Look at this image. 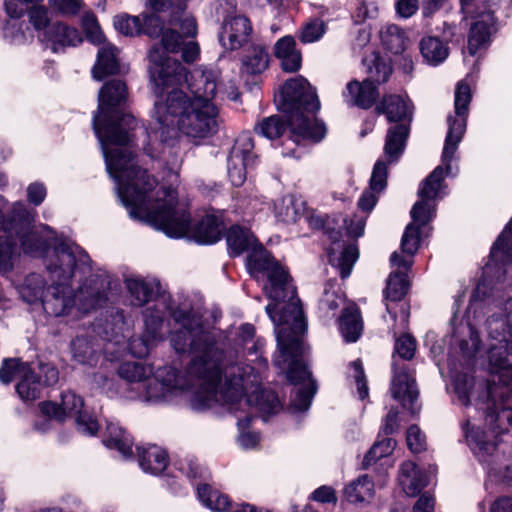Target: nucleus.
<instances>
[{"label": "nucleus", "mask_w": 512, "mask_h": 512, "mask_svg": "<svg viewBox=\"0 0 512 512\" xmlns=\"http://www.w3.org/2000/svg\"><path fill=\"white\" fill-rule=\"evenodd\" d=\"M127 99V86L121 80H110L99 91L92 125L107 171L131 218L146 222L169 237H183L189 230L190 215L178 203L176 191L171 187L154 191L156 179L136 164L132 131L137 121L133 115L121 112Z\"/></svg>", "instance_id": "1"}, {"label": "nucleus", "mask_w": 512, "mask_h": 512, "mask_svg": "<svg viewBox=\"0 0 512 512\" xmlns=\"http://www.w3.org/2000/svg\"><path fill=\"white\" fill-rule=\"evenodd\" d=\"M51 11L61 17L77 16L84 6V0H48Z\"/></svg>", "instance_id": "51"}, {"label": "nucleus", "mask_w": 512, "mask_h": 512, "mask_svg": "<svg viewBox=\"0 0 512 512\" xmlns=\"http://www.w3.org/2000/svg\"><path fill=\"white\" fill-rule=\"evenodd\" d=\"M465 329L468 332L469 340H460L459 348L463 355L469 358L474 356L479 350L480 339L477 331L471 325H467Z\"/></svg>", "instance_id": "58"}, {"label": "nucleus", "mask_w": 512, "mask_h": 512, "mask_svg": "<svg viewBox=\"0 0 512 512\" xmlns=\"http://www.w3.org/2000/svg\"><path fill=\"white\" fill-rule=\"evenodd\" d=\"M326 29V24L322 19H310L300 29L298 34L299 40L304 44L314 43L322 38Z\"/></svg>", "instance_id": "49"}, {"label": "nucleus", "mask_w": 512, "mask_h": 512, "mask_svg": "<svg viewBox=\"0 0 512 512\" xmlns=\"http://www.w3.org/2000/svg\"><path fill=\"white\" fill-rule=\"evenodd\" d=\"M489 363L497 375L490 385L476 381L468 374H458L453 380L454 391L461 405L468 406L472 400L476 407L496 406L507 397H512V299H508L498 311L486 321Z\"/></svg>", "instance_id": "6"}, {"label": "nucleus", "mask_w": 512, "mask_h": 512, "mask_svg": "<svg viewBox=\"0 0 512 512\" xmlns=\"http://www.w3.org/2000/svg\"><path fill=\"white\" fill-rule=\"evenodd\" d=\"M111 288L110 276L94 274L81 283L73 295L74 310L86 314L102 307L108 300Z\"/></svg>", "instance_id": "16"}, {"label": "nucleus", "mask_w": 512, "mask_h": 512, "mask_svg": "<svg viewBox=\"0 0 512 512\" xmlns=\"http://www.w3.org/2000/svg\"><path fill=\"white\" fill-rule=\"evenodd\" d=\"M471 97L469 85L459 82L455 90L454 100L456 115L455 117L449 115L447 118L448 132L442 152V162L445 165L446 174L450 173L451 161L466 131V121Z\"/></svg>", "instance_id": "13"}, {"label": "nucleus", "mask_w": 512, "mask_h": 512, "mask_svg": "<svg viewBox=\"0 0 512 512\" xmlns=\"http://www.w3.org/2000/svg\"><path fill=\"white\" fill-rule=\"evenodd\" d=\"M374 485L368 475H362L350 482L344 489L346 499L351 503L363 502L373 496Z\"/></svg>", "instance_id": "37"}, {"label": "nucleus", "mask_w": 512, "mask_h": 512, "mask_svg": "<svg viewBox=\"0 0 512 512\" xmlns=\"http://www.w3.org/2000/svg\"><path fill=\"white\" fill-rule=\"evenodd\" d=\"M252 416L246 415L244 418H239L237 425L240 430V435L238 438V442L241 447L245 449L254 448L260 440V436L258 433L245 431L246 428L250 425V422L252 421Z\"/></svg>", "instance_id": "55"}, {"label": "nucleus", "mask_w": 512, "mask_h": 512, "mask_svg": "<svg viewBox=\"0 0 512 512\" xmlns=\"http://www.w3.org/2000/svg\"><path fill=\"white\" fill-rule=\"evenodd\" d=\"M19 378L20 381L16 385V391L22 400L34 401L40 397L42 384L40 379L32 372L30 366Z\"/></svg>", "instance_id": "40"}, {"label": "nucleus", "mask_w": 512, "mask_h": 512, "mask_svg": "<svg viewBox=\"0 0 512 512\" xmlns=\"http://www.w3.org/2000/svg\"><path fill=\"white\" fill-rule=\"evenodd\" d=\"M248 268L252 276L262 275L268 279L265 290L273 303L266 306V312L276 326L280 352L273 362L278 368L286 370L291 383L302 384L294 388L291 406L296 411H306L311 405L316 387L302 359L305 350L302 334L307 325L296 288L291 284L284 267L262 247L254 249L248 256Z\"/></svg>", "instance_id": "4"}, {"label": "nucleus", "mask_w": 512, "mask_h": 512, "mask_svg": "<svg viewBox=\"0 0 512 512\" xmlns=\"http://www.w3.org/2000/svg\"><path fill=\"white\" fill-rule=\"evenodd\" d=\"M419 241V226L414 225V223L408 224L401 240L402 251L409 256H413L418 250Z\"/></svg>", "instance_id": "56"}, {"label": "nucleus", "mask_w": 512, "mask_h": 512, "mask_svg": "<svg viewBox=\"0 0 512 512\" xmlns=\"http://www.w3.org/2000/svg\"><path fill=\"white\" fill-rule=\"evenodd\" d=\"M43 0H5L4 7L10 18L20 19L26 14L27 6L41 3Z\"/></svg>", "instance_id": "59"}, {"label": "nucleus", "mask_w": 512, "mask_h": 512, "mask_svg": "<svg viewBox=\"0 0 512 512\" xmlns=\"http://www.w3.org/2000/svg\"><path fill=\"white\" fill-rule=\"evenodd\" d=\"M395 445L396 442L389 437L376 441L364 456L363 467L368 468L372 463H374L378 459L390 455L393 452Z\"/></svg>", "instance_id": "50"}, {"label": "nucleus", "mask_w": 512, "mask_h": 512, "mask_svg": "<svg viewBox=\"0 0 512 512\" xmlns=\"http://www.w3.org/2000/svg\"><path fill=\"white\" fill-rule=\"evenodd\" d=\"M275 217L283 223H295L300 217V209L296 206L293 196L287 195L274 203Z\"/></svg>", "instance_id": "44"}, {"label": "nucleus", "mask_w": 512, "mask_h": 512, "mask_svg": "<svg viewBox=\"0 0 512 512\" xmlns=\"http://www.w3.org/2000/svg\"><path fill=\"white\" fill-rule=\"evenodd\" d=\"M217 358L219 376L209 386L211 403L214 401L228 405L229 410L233 412L241 410L244 406H253L265 415L275 414L280 410V400L277 394L271 390H256L247 398L243 397L247 385H254L258 382V377L253 374V367L239 366L228 362L220 347Z\"/></svg>", "instance_id": "7"}, {"label": "nucleus", "mask_w": 512, "mask_h": 512, "mask_svg": "<svg viewBox=\"0 0 512 512\" xmlns=\"http://www.w3.org/2000/svg\"><path fill=\"white\" fill-rule=\"evenodd\" d=\"M161 36V46L162 49L158 46H153L149 51V60L151 62V66L149 68L150 71V77L152 78V69L154 68L155 64L151 59V52L153 50H158L160 55H162L163 60H171L174 61V59L170 58L167 53H176L178 52L183 43L184 38H188V35L184 34L183 29L180 26H170L168 28H165V25H163L162 31L158 37ZM177 62V60H175ZM178 63H180L178 61Z\"/></svg>", "instance_id": "23"}, {"label": "nucleus", "mask_w": 512, "mask_h": 512, "mask_svg": "<svg viewBox=\"0 0 512 512\" xmlns=\"http://www.w3.org/2000/svg\"><path fill=\"white\" fill-rule=\"evenodd\" d=\"M222 223L215 215H205L196 227L195 236L202 244H213L220 240Z\"/></svg>", "instance_id": "35"}, {"label": "nucleus", "mask_w": 512, "mask_h": 512, "mask_svg": "<svg viewBox=\"0 0 512 512\" xmlns=\"http://www.w3.org/2000/svg\"><path fill=\"white\" fill-rule=\"evenodd\" d=\"M153 374L150 365L141 362H125L118 368V375L139 390L143 382Z\"/></svg>", "instance_id": "36"}, {"label": "nucleus", "mask_w": 512, "mask_h": 512, "mask_svg": "<svg viewBox=\"0 0 512 512\" xmlns=\"http://www.w3.org/2000/svg\"><path fill=\"white\" fill-rule=\"evenodd\" d=\"M325 233L331 241V247L328 252L329 261L339 270L341 278L345 279L350 276L352 268L359 257L358 248L356 244H346L342 240L340 230L327 226Z\"/></svg>", "instance_id": "18"}, {"label": "nucleus", "mask_w": 512, "mask_h": 512, "mask_svg": "<svg viewBox=\"0 0 512 512\" xmlns=\"http://www.w3.org/2000/svg\"><path fill=\"white\" fill-rule=\"evenodd\" d=\"M387 185V164L383 160H378L373 168L370 189L373 192H381Z\"/></svg>", "instance_id": "57"}, {"label": "nucleus", "mask_w": 512, "mask_h": 512, "mask_svg": "<svg viewBox=\"0 0 512 512\" xmlns=\"http://www.w3.org/2000/svg\"><path fill=\"white\" fill-rule=\"evenodd\" d=\"M419 48L425 61L434 66L442 63L449 54L447 46L434 36L422 38Z\"/></svg>", "instance_id": "34"}, {"label": "nucleus", "mask_w": 512, "mask_h": 512, "mask_svg": "<svg viewBox=\"0 0 512 512\" xmlns=\"http://www.w3.org/2000/svg\"><path fill=\"white\" fill-rule=\"evenodd\" d=\"M285 109L289 112L291 139L295 143L302 140L320 141L326 128L316 118L305 115L314 113L320 108V102L314 89L303 77L289 79L282 88Z\"/></svg>", "instance_id": "8"}, {"label": "nucleus", "mask_w": 512, "mask_h": 512, "mask_svg": "<svg viewBox=\"0 0 512 512\" xmlns=\"http://www.w3.org/2000/svg\"><path fill=\"white\" fill-rule=\"evenodd\" d=\"M158 20L153 16H146L144 12L133 16L121 14L114 17V27L126 36L146 35L158 38Z\"/></svg>", "instance_id": "20"}, {"label": "nucleus", "mask_w": 512, "mask_h": 512, "mask_svg": "<svg viewBox=\"0 0 512 512\" xmlns=\"http://www.w3.org/2000/svg\"><path fill=\"white\" fill-rule=\"evenodd\" d=\"M512 256V219L507 224L504 231L500 234L493 244L490 252V258L498 261Z\"/></svg>", "instance_id": "46"}, {"label": "nucleus", "mask_w": 512, "mask_h": 512, "mask_svg": "<svg viewBox=\"0 0 512 512\" xmlns=\"http://www.w3.org/2000/svg\"><path fill=\"white\" fill-rule=\"evenodd\" d=\"M46 36L53 44V50L57 47L77 46L82 42V37L77 29L63 22H56L47 30Z\"/></svg>", "instance_id": "29"}, {"label": "nucleus", "mask_w": 512, "mask_h": 512, "mask_svg": "<svg viewBox=\"0 0 512 512\" xmlns=\"http://www.w3.org/2000/svg\"><path fill=\"white\" fill-rule=\"evenodd\" d=\"M197 493L201 502L213 511L224 512L230 506V500L227 495L211 489L206 484L199 486Z\"/></svg>", "instance_id": "43"}, {"label": "nucleus", "mask_w": 512, "mask_h": 512, "mask_svg": "<svg viewBox=\"0 0 512 512\" xmlns=\"http://www.w3.org/2000/svg\"><path fill=\"white\" fill-rule=\"evenodd\" d=\"M83 27L88 39L94 44H101L104 35L94 16H86L83 19Z\"/></svg>", "instance_id": "60"}, {"label": "nucleus", "mask_w": 512, "mask_h": 512, "mask_svg": "<svg viewBox=\"0 0 512 512\" xmlns=\"http://www.w3.org/2000/svg\"><path fill=\"white\" fill-rule=\"evenodd\" d=\"M461 12L465 18L473 19L468 37V51L474 56L485 48L495 31L494 13L498 8L497 0H460Z\"/></svg>", "instance_id": "12"}, {"label": "nucleus", "mask_w": 512, "mask_h": 512, "mask_svg": "<svg viewBox=\"0 0 512 512\" xmlns=\"http://www.w3.org/2000/svg\"><path fill=\"white\" fill-rule=\"evenodd\" d=\"M172 318L179 327L171 334V345L177 353L192 356L190 365L184 375L173 367L159 368L143 382L139 397L157 403L168 400L177 390L195 389L203 406H210L209 386L219 376V344L215 334L204 327L202 318L191 309L178 308L172 312Z\"/></svg>", "instance_id": "5"}, {"label": "nucleus", "mask_w": 512, "mask_h": 512, "mask_svg": "<svg viewBox=\"0 0 512 512\" xmlns=\"http://www.w3.org/2000/svg\"><path fill=\"white\" fill-rule=\"evenodd\" d=\"M407 445L409 449L418 453L425 449V437L417 425H411L407 430Z\"/></svg>", "instance_id": "61"}, {"label": "nucleus", "mask_w": 512, "mask_h": 512, "mask_svg": "<svg viewBox=\"0 0 512 512\" xmlns=\"http://www.w3.org/2000/svg\"><path fill=\"white\" fill-rule=\"evenodd\" d=\"M295 40L291 36L279 39L275 44V55L281 59L285 71L294 72L301 66V54L295 49Z\"/></svg>", "instance_id": "30"}, {"label": "nucleus", "mask_w": 512, "mask_h": 512, "mask_svg": "<svg viewBox=\"0 0 512 512\" xmlns=\"http://www.w3.org/2000/svg\"><path fill=\"white\" fill-rule=\"evenodd\" d=\"M414 106L407 96L386 94L376 104L375 111L385 115L389 123H395L388 128L384 154L389 162H395L404 151L406 140L410 132V123L413 119Z\"/></svg>", "instance_id": "9"}, {"label": "nucleus", "mask_w": 512, "mask_h": 512, "mask_svg": "<svg viewBox=\"0 0 512 512\" xmlns=\"http://www.w3.org/2000/svg\"><path fill=\"white\" fill-rule=\"evenodd\" d=\"M346 233L352 238H358L363 235L365 228V218L360 215H353L344 219Z\"/></svg>", "instance_id": "62"}, {"label": "nucleus", "mask_w": 512, "mask_h": 512, "mask_svg": "<svg viewBox=\"0 0 512 512\" xmlns=\"http://www.w3.org/2000/svg\"><path fill=\"white\" fill-rule=\"evenodd\" d=\"M444 168L437 166L421 183L418 196L421 199L433 202L440 197V191L444 180Z\"/></svg>", "instance_id": "39"}, {"label": "nucleus", "mask_w": 512, "mask_h": 512, "mask_svg": "<svg viewBox=\"0 0 512 512\" xmlns=\"http://www.w3.org/2000/svg\"><path fill=\"white\" fill-rule=\"evenodd\" d=\"M117 48L111 44H104L98 51L97 61L92 69L93 78L100 81L104 77L119 72Z\"/></svg>", "instance_id": "27"}, {"label": "nucleus", "mask_w": 512, "mask_h": 512, "mask_svg": "<svg viewBox=\"0 0 512 512\" xmlns=\"http://www.w3.org/2000/svg\"><path fill=\"white\" fill-rule=\"evenodd\" d=\"M399 482L405 494L411 497L417 495L428 484L427 475L411 461L401 465Z\"/></svg>", "instance_id": "25"}, {"label": "nucleus", "mask_w": 512, "mask_h": 512, "mask_svg": "<svg viewBox=\"0 0 512 512\" xmlns=\"http://www.w3.org/2000/svg\"><path fill=\"white\" fill-rule=\"evenodd\" d=\"M252 26L244 15H235L225 20L219 39L226 49L236 50L248 43Z\"/></svg>", "instance_id": "19"}, {"label": "nucleus", "mask_w": 512, "mask_h": 512, "mask_svg": "<svg viewBox=\"0 0 512 512\" xmlns=\"http://www.w3.org/2000/svg\"><path fill=\"white\" fill-rule=\"evenodd\" d=\"M363 329L360 311L355 306H349L344 309L341 320L340 330L347 342H356Z\"/></svg>", "instance_id": "32"}, {"label": "nucleus", "mask_w": 512, "mask_h": 512, "mask_svg": "<svg viewBox=\"0 0 512 512\" xmlns=\"http://www.w3.org/2000/svg\"><path fill=\"white\" fill-rule=\"evenodd\" d=\"M382 45L393 54H400L406 48L407 38L403 30L395 25L389 24L380 30Z\"/></svg>", "instance_id": "38"}, {"label": "nucleus", "mask_w": 512, "mask_h": 512, "mask_svg": "<svg viewBox=\"0 0 512 512\" xmlns=\"http://www.w3.org/2000/svg\"><path fill=\"white\" fill-rule=\"evenodd\" d=\"M269 64V55L265 46L252 44L244 51L241 72L255 75L262 73Z\"/></svg>", "instance_id": "28"}, {"label": "nucleus", "mask_w": 512, "mask_h": 512, "mask_svg": "<svg viewBox=\"0 0 512 512\" xmlns=\"http://www.w3.org/2000/svg\"><path fill=\"white\" fill-rule=\"evenodd\" d=\"M29 367L27 363L19 359H5L0 368V381L4 384L10 383L14 378H19Z\"/></svg>", "instance_id": "54"}, {"label": "nucleus", "mask_w": 512, "mask_h": 512, "mask_svg": "<svg viewBox=\"0 0 512 512\" xmlns=\"http://www.w3.org/2000/svg\"><path fill=\"white\" fill-rule=\"evenodd\" d=\"M365 72L367 73L366 80H370L376 86L385 83L392 74V66L390 61L381 56L378 52H371L367 54L362 60Z\"/></svg>", "instance_id": "24"}, {"label": "nucleus", "mask_w": 512, "mask_h": 512, "mask_svg": "<svg viewBox=\"0 0 512 512\" xmlns=\"http://www.w3.org/2000/svg\"><path fill=\"white\" fill-rule=\"evenodd\" d=\"M479 409H484L486 412V423L489 424L491 435L480 428H471L465 433L471 450L480 461L484 462L486 457L496 450V436L506 431L503 423L507 422L512 426V397L503 399L502 402L496 403V406L487 404L486 407H479Z\"/></svg>", "instance_id": "10"}, {"label": "nucleus", "mask_w": 512, "mask_h": 512, "mask_svg": "<svg viewBox=\"0 0 512 512\" xmlns=\"http://www.w3.org/2000/svg\"><path fill=\"white\" fill-rule=\"evenodd\" d=\"M436 205L429 200L419 199L411 209V217L414 224L417 226H424L435 216Z\"/></svg>", "instance_id": "52"}, {"label": "nucleus", "mask_w": 512, "mask_h": 512, "mask_svg": "<svg viewBox=\"0 0 512 512\" xmlns=\"http://www.w3.org/2000/svg\"><path fill=\"white\" fill-rule=\"evenodd\" d=\"M143 12L146 16H153L158 20V36L166 23L169 26H180L185 35L196 36L197 34L196 21L188 13H184V6L181 2L176 3L175 0H146Z\"/></svg>", "instance_id": "15"}, {"label": "nucleus", "mask_w": 512, "mask_h": 512, "mask_svg": "<svg viewBox=\"0 0 512 512\" xmlns=\"http://www.w3.org/2000/svg\"><path fill=\"white\" fill-rule=\"evenodd\" d=\"M27 6L26 13L30 24L36 31L48 30L51 26V9L41 3L30 4Z\"/></svg>", "instance_id": "45"}, {"label": "nucleus", "mask_w": 512, "mask_h": 512, "mask_svg": "<svg viewBox=\"0 0 512 512\" xmlns=\"http://www.w3.org/2000/svg\"><path fill=\"white\" fill-rule=\"evenodd\" d=\"M125 286L135 306H143L153 300L160 290V283L154 279L130 276L125 279Z\"/></svg>", "instance_id": "22"}, {"label": "nucleus", "mask_w": 512, "mask_h": 512, "mask_svg": "<svg viewBox=\"0 0 512 512\" xmlns=\"http://www.w3.org/2000/svg\"><path fill=\"white\" fill-rule=\"evenodd\" d=\"M103 443L110 449L118 450L125 458L132 455V438L115 423L107 425V437Z\"/></svg>", "instance_id": "33"}, {"label": "nucleus", "mask_w": 512, "mask_h": 512, "mask_svg": "<svg viewBox=\"0 0 512 512\" xmlns=\"http://www.w3.org/2000/svg\"><path fill=\"white\" fill-rule=\"evenodd\" d=\"M46 194L47 190L43 183L34 182L27 187L28 201L35 206H39L44 201Z\"/></svg>", "instance_id": "64"}, {"label": "nucleus", "mask_w": 512, "mask_h": 512, "mask_svg": "<svg viewBox=\"0 0 512 512\" xmlns=\"http://www.w3.org/2000/svg\"><path fill=\"white\" fill-rule=\"evenodd\" d=\"M342 96L349 106L367 110L375 104L379 93L377 86L370 80L365 79L362 82L352 80L347 83Z\"/></svg>", "instance_id": "21"}, {"label": "nucleus", "mask_w": 512, "mask_h": 512, "mask_svg": "<svg viewBox=\"0 0 512 512\" xmlns=\"http://www.w3.org/2000/svg\"><path fill=\"white\" fill-rule=\"evenodd\" d=\"M139 465L145 471L151 474H160L168 463L166 452L156 445L148 447H137Z\"/></svg>", "instance_id": "26"}, {"label": "nucleus", "mask_w": 512, "mask_h": 512, "mask_svg": "<svg viewBox=\"0 0 512 512\" xmlns=\"http://www.w3.org/2000/svg\"><path fill=\"white\" fill-rule=\"evenodd\" d=\"M73 358L80 364H91L96 357V351L90 340L78 336L71 343Z\"/></svg>", "instance_id": "48"}, {"label": "nucleus", "mask_w": 512, "mask_h": 512, "mask_svg": "<svg viewBox=\"0 0 512 512\" xmlns=\"http://www.w3.org/2000/svg\"><path fill=\"white\" fill-rule=\"evenodd\" d=\"M153 92L152 111L155 129L162 142L175 140L179 133L204 139L216 134L220 118L217 104L216 75L202 67L188 72L178 62L163 60L158 50L151 52Z\"/></svg>", "instance_id": "2"}, {"label": "nucleus", "mask_w": 512, "mask_h": 512, "mask_svg": "<svg viewBox=\"0 0 512 512\" xmlns=\"http://www.w3.org/2000/svg\"><path fill=\"white\" fill-rule=\"evenodd\" d=\"M83 407V399L72 391L62 393L61 404L59 405L54 402H42L39 404L43 415L58 421H64L67 416H74L79 432L90 436L95 435L99 425L93 416L83 411Z\"/></svg>", "instance_id": "14"}, {"label": "nucleus", "mask_w": 512, "mask_h": 512, "mask_svg": "<svg viewBox=\"0 0 512 512\" xmlns=\"http://www.w3.org/2000/svg\"><path fill=\"white\" fill-rule=\"evenodd\" d=\"M288 127L289 119L285 121L280 115H272L259 121L254 130L258 135L273 140L282 136Z\"/></svg>", "instance_id": "41"}, {"label": "nucleus", "mask_w": 512, "mask_h": 512, "mask_svg": "<svg viewBox=\"0 0 512 512\" xmlns=\"http://www.w3.org/2000/svg\"><path fill=\"white\" fill-rule=\"evenodd\" d=\"M408 290V282L406 275L402 272H392L387 280V286L384 291V298L386 301V310L395 320L396 313L391 310L389 302H397L402 300Z\"/></svg>", "instance_id": "31"}, {"label": "nucleus", "mask_w": 512, "mask_h": 512, "mask_svg": "<svg viewBox=\"0 0 512 512\" xmlns=\"http://www.w3.org/2000/svg\"><path fill=\"white\" fill-rule=\"evenodd\" d=\"M44 293V279L40 274L31 273L26 276L21 287V294L27 302L42 300Z\"/></svg>", "instance_id": "47"}, {"label": "nucleus", "mask_w": 512, "mask_h": 512, "mask_svg": "<svg viewBox=\"0 0 512 512\" xmlns=\"http://www.w3.org/2000/svg\"><path fill=\"white\" fill-rule=\"evenodd\" d=\"M254 142L250 133L240 134L231 149L228 158V176L234 186H241L248 170L256 164V155L253 153Z\"/></svg>", "instance_id": "17"}, {"label": "nucleus", "mask_w": 512, "mask_h": 512, "mask_svg": "<svg viewBox=\"0 0 512 512\" xmlns=\"http://www.w3.org/2000/svg\"><path fill=\"white\" fill-rule=\"evenodd\" d=\"M226 241L230 253L238 256L253 245L254 238L248 230L232 226L227 232Z\"/></svg>", "instance_id": "42"}, {"label": "nucleus", "mask_w": 512, "mask_h": 512, "mask_svg": "<svg viewBox=\"0 0 512 512\" xmlns=\"http://www.w3.org/2000/svg\"><path fill=\"white\" fill-rule=\"evenodd\" d=\"M351 367L354 371L353 377L355 378L359 397L364 399L368 395V387L362 363L360 360L353 361L351 363Z\"/></svg>", "instance_id": "63"}, {"label": "nucleus", "mask_w": 512, "mask_h": 512, "mask_svg": "<svg viewBox=\"0 0 512 512\" xmlns=\"http://www.w3.org/2000/svg\"><path fill=\"white\" fill-rule=\"evenodd\" d=\"M415 350L416 341L410 334H403L396 338L392 364L394 376L390 388L392 397L396 400L402 401L404 406L409 403V409L413 414L419 411V408L414 406L418 397L416 382L413 375L408 372L405 365L399 366L395 354L401 359L410 360L413 358Z\"/></svg>", "instance_id": "11"}, {"label": "nucleus", "mask_w": 512, "mask_h": 512, "mask_svg": "<svg viewBox=\"0 0 512 512\" xmlns=\"http://www.w3.org/2000/svg\"><path fill=\"white\" fill-rule=\"evenodd\" d=\"M6 206L7 200L0 196V269H11L17 240L27 254L40 256L46 252L45 266L51 284L41 300L43 309L55 317L71 314L74 301L70 283L77 274L86 275L92 271L89 255L79 245L67 240H61L50 251L48 239L51 237L31 230L34 211L23 202H15L6 220L3 215Z\"/></svg>", "instance_id": "3"}, {"label": "nucleus", "mask_w": 512, "mask_h": 512, "mask_svg": "<svg viewBox=\"0 0 512 512\" xmlns=\"http://www.w3.org/2000/svg\"><path fill=\"white\" fill-rule=\"evenodd\" d=\"M160 337V333L158 332L157 327L147 329V335L142 338L133 339L129 343V349L131 353L138 358H142L148 355L151 342Z\"/></svg>", "instance_id": "53"}]
</instances>
